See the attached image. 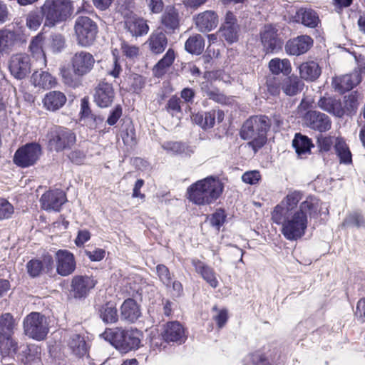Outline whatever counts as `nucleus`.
Listing matches in <instances>:
<instances>
[{
    "instance_id": "49530a36",
    "label": "nucleus",
    "mask_w": 365,
    "mask_h": 365,
    "mask_svg": "<svg viewBox=\"0 0 365 365\" xmlns=\"http://www.w3.org/2000/svg\"><path fill=\"white\" fill-rule=\"evenodd\" d=\"M267 93L272 96H277L280 94L282 86V77L268 76L266 79Z\"/></svg>"
},
{
    "instance_id": "c756f323",
    "label": "nucleus",
    "mask_w": 365,
    "mask_h": 365,
    "mask_svg": "<svg viewBox=\"0 0 365 365\" xmlns=\"http://www.w3.org/2000/svg\"><path fill=\"white\" fill-rule=\"evenodd\" d=\"M192 122L200 126L203 130H207L215 126L216 120V110L200 111L193 113Z\"/></svg>"
},
{
    "instance_id": "f704fd0d",
    "label": "nucleus",
    "mask_w": 365,
    "mask_h": 365,
    "mask_svg": "<svg viewBox=\"0 0 365 365\" xmlns=\"http://www.w3.org/2000/svg\"><path fill=\"white\" fill-rule=\"evenodd\" d=\"M162 148L168 153L185 157H190L194 153V148L180 141H165L162 144Z\"/></svg>"
},
{
    "instance_id": "338daca9",
    "label": "nucleus",
    "mask_w": 365,
    "mask_h": 365,
    "mask_svg": "<svg viewBox=\"0 0 365 365\" xmlns=\"http://www.w3.org/2000/svg\"><path fill=\"white\" fill-rule=\"evenodd\" d=\"M67 156L71 162L76 165H81L86 158L85 153L78 149L72 150Z\"/></svg>"
},
{
    "instance_id": "79ce46f5",
    "label": "nucleus",
    "mask_w": 365,
    "mask_h": 365,
    "mask_svg": "<svg viewBox=\"0 0 365 365\" xmlns=\"http://www.w3.org/2000/svg\"><path fill=\"white\" fill-rule=\"evenodd\" d=\"M31 81L36 87L38 86L44 89H49L57 83L56 78L45 71H42L41 73L37 71L34 72Z\"/></svg>"
},
{
    "instance_id": "f3484780",
    "label": "nucleus",
    "mask_w": 365,
    "mask_h": 365,
    "mask_svg": "<svg viewBox=\"0 0 365 365\" xmlns=\"http://www.w3.org/2000/svg\"><path fill=\"white\" fill-rule=\"evenodd\" d=\"M303 120L308 128L319 133L327 132L331 126L329 117L315 110H307L304 115Z\"/></svg>"
},
{
    "instance_id": "c9c22d12",
    "label": "nucleus",
    "mask_w": 365,
    "mask_h": 365,
    "mask_svg": "<svg viewBox=\"0 0 365 365\" xmlns=\"http://www.w3.org/2000/svg\"><path fill=\"white\" fill-rule=\"evenodd\" d=\"M359 96L357 91H351L349 94L344 96L342 102L344 117L346 115L351 118L356 114L359 106Z\"/></svg>"
},
{
    "instance_id": "de8ad7c7",
    "label": "nucleus",
    "mask_w": 365,
    "mask_h": 365,
    "mask_svg": "<svg viewBox=\"0 0 365 365\" xmlns=\"http://www.w3.org/2000/svg\"><path fill=\"white\" fill-rule=\"evenodd\" d=\"M41 260L38 258H32L29 260L26 264V271L28 275L32 278L35 279L38 277L43 271V267L41 264Z\"/></svg>"
},
{
    "instance_id": "ea45409f",
    "label": "nucleus",
    "mask_w": 365,
    "mask_h": 365,
    "mask_svg": "<svg viewBox=\"0 0 365 365\" xmlns=\"http://www.w3.org/2000/svg\"><path fill=\"white\" fill-rule=\"evenodd\" d=\"M72 354L78 358H82L85 355L88 356V347L84 338L80 334H74L68 344Z\"/></svg>"
},
{
    "instance_id": "f03ea898",
    "label": "nucleus",
    "mask_w": 365,
    "mask_h": 365,
    "mask_svg": "<svg viewBox=\"0 0 365 365\" xmlns=\"http://www.w3.org/2000/svg\"><path fill=\"white\" fill-rule=\"evenodd\" d=\"M224 183L217 176L209 175L197 180L187 188V198L198 206L215 203L222 195Z\"/></svg>"
},
{
    "instance_id": "393cba45",
    "label": "nucleus",
    "mask_w": 365,
    "mask_h": 365,
    "mask_svg": "<svg viewBox=\"0 0 365 365\" xmlns=\"http://www.w3.org/2000/svg\"><path fill=\"white\" fill-rule=\"evenodd\" d=\"M318 107L324 111L338 118H344V112L342 110V101L334 96H323L317 101Z\"/></svg>"
},
{
    "instance_id": "cd10ccee",
    "label": "nucleus",
    "mask_w": 365,
    "mask_h": 365,
    "mask_svg": "<svg viewBox=\"0 0 365 365\" xmlns=\"http://www.w3.org/2000/svg\"><path fill=\"white\" fill-rule=\"evenodd\" d=\"M66 95L58 91H53L47 93L43 98V107L49 111H56L61 108L66 103Z\"/></svg>"
},
{
    "instance_id": "4be33fe9",
    "label": "nucleus",
    "mask_w": 365,
    "mask_h": 365,
    "mask_svg": "<svg viewBox=\"0 0 365 365\" xmlns=\"http://www.w3.org/2000/svg\"><path fill=\"white\" fill-rule=\"evenodd\" d=\"M115 92L111 83L101 81L95 88L94 102L102 108H108L113 103Z\"/></svg>"
},
{
    "instance_id": "dca6fc26",
    "label": "nucleus",
    "mask_w": 365,
    "mask_h": 365,
    "mask_svg": "<svg viewBox=\"0 0 365 365\" xmlns=\"http://www.w3.org/2000/svg\"><path fill=\"white\" fill-rule=\"evenodd\" d=\"M31 58L29 55L17 53L11 58L9 69L16 79H24L31 73Z\"/></svg>"
},
{
    "instance_id": "864d4df0",
    "label": "nucleus",
    "mask_w": 365,
    "mask_h": 365,
    "mask_svg": "<svg viewBox=\"0 0 365 365\" xmlns=\"http://www.w3.org/2000/svg\"><path fill=\"white\" fill-rule=\"evenodd\" d=\"M342 225L348 227H356L358 228L361 227H365V219L361 214L354 212L353 214H350L348 217H346Z\"/></svg>"
},
{
    "instance_id": "e433bc0d",
    "label": "nucleus",
    "mask_w": 365,
    "mask_h": 365,
    "mask_svg": "<svg viewBox=\"0 0 365 365\" xmlns=\"http://www.w3.org/2000/svg\"><path fill=\"white\" fill-rule=\"evenodd\" d=\"M100 318L105 324H113L120 319L115 304L112 302H108L100 306L98 309Z\"/></svg>"
},
{
    "instance_id": "b1692460",
    "label": "nucleus",
    "mask_w": 365,
    "mask_h": 365,
    "mask_svg": "<svg viewBox=\"0 0 365 365\" xmlns=\"http://www.w3.org/2000/svg\"><path fill=\"white\" fill-rule=\"evenodd\" d=\"M361 78L359 73L346 74L340 77H334L331 85L340 94L350 91L360 83Z\"/></svg>"
},
{
    "instance_id": "6e6d98bb",
    "label": "nucleus",
    "mask_w": 365,
    "mask_h": 365,
    "mask_svg": "<svg viewBox=\"0 0 365 365\" xmlns=\"http://www.w3.org/2000/svg\"><path fill=\"white\" fill-rule=\"evenodd\" d=\"M121 135L123 143L126 145H134L136 143L135 130L132 122H130L126 128L122 130Z\"/></svg>"
},
{
    "instance_id": "69168bd1",
    "label": "nucleus",
    "mask_w": 365,
    "mask_h": 365,
    "mask_svg": "<svg viewBox=\"0 0 365 365\" xmlns=\"http://www.w3.org/2000/svg\"><path fill=\"white\" fill-rule=\"evenodd\" d=\"M41 264L46 274L52 273L54 268V260L51 255L46 253L42 255Z\"/></svg>"
},
{
    "instance_id": "1a4fd4ad",
    "label": "nucleus",
    "mask_w": 365,
    "mask_h": 365,
    "mask_svg": "<svg viewBox=\"0 0 365 365\" xmlns=\"http://www.w3.org/2000/svg\"><path fill=\"white\" fill-rule=\"evenodd\" d=\"M74 30L78 43L83 47H88L94 43L98 28L90 17L80 16L76 19Z\"/></svg>"
},
{
    "instance_id": "3c124183",
    "label": "nucleus",
    "mask_w": 365,
    "mask_h": 365,
    "mask_svg": "<svg viewBox=\"0 0 365 365\" xmlns=\"http://www.w3.org/2000/svg\"><path fill=\"white\" fill-rule=\"evenodd\" d=\"M156 273L163 285L166 287H170L172 275L169 268L163 264H158L156 266Z\"/></svg>"
},
{
    "instance_id": "6e6552de",
    "label": "nucleus",
    "mask_w": 365,
    "mask_h": 365,
    "mask_svg": "<svg viewBox=\"0 0 365 365\" xmlns=\"http://www.w3.org/2000/svg\"><path fill=\"white\" fill-rule=\"evenodd\" d=\"M46 317L41 312L29 313L23 322L24 334L36 341L44 340L48 333V327L46 325Z\"/></svg>"
},
{
    "instance_id": "603ef678",
    "label": "nucleus",
    "mask_w": 365,
    "mask_h": 365,
    "mask_svg": "<svg viewBox=\"0 0 365 365\" xmlns=\"http://www.w3.org/2000/svg\"><path fill=\"white\" fill-rule=\"evenodd\" d=\"M43 19H44L42 14L36 11H31L26 16V26L29 29L36 31L41 26Z\"/></svg>"
},
{
    "instance_id": "f257e3e1",
    "label": "nucleus",
    "mask_w": 365,
    "mask_h": 365,
    "mask_svg": "<svg viewBox=\"0 0 365 365\" xmlns=\"http://www.w3.org/2000/svg\"><path fill=\"white\" fill-rule=\"evenodd\" d=\"M300 190L289 192L271 212L272 221L282 225L281 232L289 241H297L304 236L308 227V217L317 219L320 215L319 199L312 195L297 205L302 199Z\"/></svg>"
},
{
    "instance_id": "c85d7f7f",
    "label": "nucleus",
    "mask_w": 365,
    "mask_h": 365,
    "mask_svg": "<svg viewBox=\"0 0 365 365\" xmlns=\"http://www.w3.org/2000/svg\"><path fill=\"white\" fill-rule=\"evenodd\" d=\"M192 265L196 272L200 274L202 278L206 281L211 287L215 289L218 287L219 282L212 268L199 259H193Z\"/></svg>"
},
{
    "instance_id": "ddd939ff",
    "label": "nucleus",
    "mask_w": 365,
    "mask_h": 365,
    "mask_svg": "<svg viewBox=\"0 0 365 365\" xmlns=\"http://www.w3.org/2000/svg\"><path fill=\"white\" fill-rule=\"evenodd\" d=\"M161 339L167 344L175 343L182 345L187 339L186 329L178 321H170L163 325Z\"/></svg>"
},
{
    "instance_id": "a19ab883",
    "label": "nucleus",
    "mask_w": 365,
    "mask_h": 365,
    "mask_svg": "<svg viewBox=\"0 0 365 365\" xmlns=\"http://www.w3.org/2000/svg\"><path fill=\"white\" fill-rule=\"evenodd\" d=\"M150 50L155 54L162 53L167 47L168 38L163 32L153 33L149 39Z\"/></svg>"
},
{
    "instance_id": "5fc2aeb1",
    "label": "nucleus",
    "mask_w": 365,
    "mask_h": 365,
    "mask_svg": "<svg viewBox=\"0 0 365 365\" xmlns=\"http://www.w3.org/2000/svg\"><path fill=\"white\" fill-rule=\"evenodd\" d=\"M14 207L8 200L0 197V220H7L12 217Z\"/></svg>"
},
{
    "instance_id": "680f3d73",
    "label": "nucleus",
    "mask_w": 365,
    "mask_h": 365,
    "mask_svg": "<svg viewBox=\"0 0 365 365\" xmlns=\"http://www.w3.org/2000/svg\"><path fill=\"white\" fill-rule=\"evenodd\" d=\"M43 41V36L42 34H38L34 36L29 44V50L31 53L42 52V44Z\"/></svg>"
},
{
    "instance_id": "0e129e2a",
    "label": "nucleus",
    "mask_w": 365,
    "mask_h": 365,
    "mask_svg": "<svg viewBox=\"0 0 365 365\" xmlns=\"http://www.w3.org/2000/svg\"><path fill=\"white\" fill-rule=\"evenodd\" d=\"M145 84V78L139 74H134L133 76V82L131 83V88L133 93H140L142 89L144 88Z\"/></svg>"
},
{
    "instance_id": "774afa93",
    "label": "nucleus",
    "mask_w": 365,
    "mask_h": 365,
    "mask_svg": "<svg viewBox=\"0 0 365 365\" xmlns=\"http://www.w3.org/2000/svg\"><path fill=\"white\" fill-rule=\"evenodd\" d=\"M354 315L361 323L365 322V297L358 301Z\"/></svg>"
},
{
    "instance_id": "bb28decb",
    "label": "nucleus",
    "mask_w": 365,
    "mask_h": 365,
    "mask_svg": "<svg viewBox=\"0 0 365 365\" xmlns=\"http://www.w3.org/2000/svg\"><path fill=\"white\" fill-rule=\"evenodd\" d=\"M294 21L302 24L306 27L314 29L318 26L320 20L317 13L312 9L301 7L293 16Z\"/></svg>"
},
{
    "instance_id": "2eb2a0df",
    "label": "nucleus",
    "mask_w": 365,
    "mask_h": 365,
    "mask_svg": "<svg viewBox=\"0 0 365 365\" xmlns=\"http://www.w3.org/2000/svg\"><path fill=\"white\" fill-rule=\"evenodd\" d=\"M240 31L236 16L232 11H227L220 28L221 36L228 44L232 45L239 41Z\"/></svg>"
},
{
    "instance_id": "4d7b16f0",
    "label": "nucleus",
    "mask_w": 365,
    "mask_h": 365,
    "mask_svg": "<svg viewBox=\"0 0 365 365\" xmlns=\"http://www.w3.org/2000/svg\"><path fill=\"white\" fill-rule=\"evenodd\" d=\"M123 114V108L121 105L116 104L109 112L106 123L110 125H115Z\"/></svg>"
},
{
    "instance_id": "2f4dec72",
    "label": "nucleus",
    "mask_w": 365,
    "mask_h": 365,
    "mask_svg": "<svg viewBox=\"0 0 365 365\" xmlns=\"http://www.w3.org/2000/svg\"><path fill=\"white\" fill-rule=\"evenodd\" d=\"M304 86L303 81L297 76L282 77V90L287 96L297 95L303 90Z\"/></svg>"
},
{
    "instance_id": "5701e85b",
    "label": "nucleus",
    "mask_w": 365,
    "mask_h": 365,
    "mask_svg": "<svg viewBox=\"0 0 365 365\" xmlns=\"http://www.w3.org/2000/svg\"><path fill=\"white\" fill-rule=\"evenodd\" d=\"M124 28L133 36H143L149 30V26L144 19L138 17L132 11L124 16Z\"/></svg>"
},
{
    "instance_id": "a878e982",
    "label": "nucleus",
    "mask_w": 365,
    "mask_h": 365,
    "mask_svg": "<svg viewBox=\"0 0 365 365\" xmlns=\"http://www.w3.org/2000/svg\"><path fill=\"white\" fill-rule=\"evenodd\" d=\"M218 24V15L212 10L202 12L195 18V25L200 32L211 31L217 26Z\"/></svg>"
},
{
    "instance_id": "13d9d810",
    "label": "nucleus",
    "mask_w": 365,
    "mask_h": 365,
    "mask_svg": "<svg viewBox=\"0 0 365 365\" xmlns=\"http://www.w3.org/2000/svg\"><path fill=\"white\" fill-rule=\"evenodd\" d=\"M261 180V175L259 171L257 170H250L244 173L242 175V182L253 185Z\"/></svg>"
},
{
    "instance_id": "9d476101",
    "label": "nucleus",
    "mask_w": 365,
    "mask_h": 365,
    "mask_svg": "<svg viewBox=\"0 0 365 365\" xmlns=\"http://www.w3.org/2000/svg\"><path fill=\"white\" fill-rule=\"evenodd\" d=\"M41 154L42 148L38 143H26L16 150L13 156V162L19 168H27L34 165Z\"/></svg>"
},
{
    "instance_id": "aec40b11",
    "label": "nucleus",
    "mask_w": 365,
    "mask_h": 365,
    "mask_svg": "<svg viewBox=\"0 0 365 365\" xmlns=\"http://www.w3.org/2000/svg\"><path fill=\"white\" fill-rule=\"evenodd\" d=\"M314 40L308 35H300L289 39L285 45L284 50L289 56H300L306 53L313 46Z\"/></svg>"
},
{
    "instance_id": "4468645a",
    "label": "nucleus",
    "mask_w": 365,
    "mask_h": 365,
    "mask_svg": "<svg viewBox=\"0 0 365 365\" xmlns=\"http://www.w3.org/2000/svg\"><path fill=\"white\" fill-rule=\"evenodd\" d=\"M39 202L46 211L60 212L67 202L66 193L61 189L49 190L41 195Z\"/></svg>"
},
{
    "instance_id": "20e7f679",
    "label": "nucleus",
    "mask_w": 365,
    "mask_h": 365,
    "mask_svg": "<svg viewBox=\"0 0 365 365\" xmlns=\"http://www.w3.org/2000/svg\"><path fill=\"white\" fill-rule=\"evenodd\" d=\"M102 337L121 354L138 350L141 346L143 333L137 328L125 329L121 327L106 329Z\"/></svg>"
},
{
    "instance_id": "bf43d9fd",
    "label": "nucleus",
    "mask_w": 365,
    "mask_h": 365,
    "mask_svg": "<svg viewBox=\"0 0 365 365\" xmlns=\"http://www.w3.org/2000/svg\"><path fill=\"white\" fill-rule=\"evenodd\" d=\"M181 101L180 98L174 95L172 96L170 99L168 100L165 108L168 113L170 112H177L180 113L182 111L181 106H180Z\"/></svg>"
},
{
    "instance_id": "7ed1b4c3",
    "label": "nucleus",
    "mask_w": 365,
    "mask_h": 365,
    "mask_svg": "<svg viewBox=\"0 0 365 365\" xmlns=\"http://www.w3.org/2000/svg\"><path fill=\"white\" fill-rule=\"evenodd\" d=\"M271 127L270 119L266 115H253L247 119L240 130V137L250 140L247 145L255 153L267 142V133Z\"/></svg>"
},
{
    "instance_id": "052dcab7",
    "label": "nucleus",
    "mask_w": 365,
    "mask_h": 365,
    "mask_svg": "<svg viewBox=\"0 0 365 365\" xmlns=\"http://www.w3.org/2000/svg\"><path fill=\"white\" fill-rule=\"evenodd\" d=\"M317 144L319 152H328L331 150L333 142L330 137L320 135L317 138Z\"/></svg>"
},
{
    "instance_id": "7c9ffc66",
    "label": "nucleus",
    "mask_w": 365,
    "mask_h": 365,
    "mask_svg": "<svg viewBox=\"0 0 365 365\" xmlns=\"http://www.w3.org/2000/svg\"><path fill=\"white\" fill-rule=\"evenodd\" d=\"M300 78L307 81H316L322 73V68L319 64L313 61L304 62L298 67Z\"/></svg>"
},
{
    "instance_id": "8fccbe9b",
    "label": "nucleus",
    "mask_w": 365,
    "mask_h": 365,
    "mask_svg": "<svg viewBox=\"0 0 365 365\" xmlns=\"http://www.w3.org/2000/svg\"><path fill=\"white\" fill-rule=\"evenodd\" d=\"M248 357L252 365H272L269 356L262 350L250 353Z\"/></svg>"
},
{
    "instance_id": "9b49d317",
    "label": "nucleus",
    "mask_w": 365,
    "mask_h": 365,
    "mask_svg": "<svg viewBox=\"0 0 365 365\" xmlns=\"http://www.w3.org/2000/svg\"><path fill=\"white\" fill-rule=\"evenodd\" d=\"M259 37L262 50L266 54H277L282 51L284 40L272 24L264 25L259 32Z\"/></svg>"
},
{
    "instance_id": "f8f14e48",
    "label": "nucleus",
    "mask_w": 365,
    "mask_h": 365,
    "mask_svg": "<svg viewBox=\"0 0 365 365\" xmlns=\"http://www.w3.org/2000/svg\"><path fill=\"white\" fill-rule=\"evenodd\" d=\"M96 284L97 281L91 276L75 275L71 281L68 296L76 300H84L88 297L90 292L96 287Z\"/></svg>"
},
{
    "instance_id": "0eeeda50",
    "label": "nucleus",
    "mask_w": 365,
    "mask_h": 365,
    "mask_svg": "<svg viewBox=\"0 0 365 365\" xmlns=\"http://www.w3.org/2000/svg\"><path fill=\"white\" fill-rule=\"evenodd\" d=\"M47 136L48 150L56 153L71 149L76 142L75 132L63 126H55L51 128Z\"/></svg>"
},
{
    "instance_id": "58836bf2",
    "label": "nucleus",
    "mask_w": 365,
    "mask_h": 365,
    "mask_svg": "<svg viewBox=\"0 0 365 365\" xmlns=\"http://www.w3.org/2000/svg\"><path fill=\"white\" fill-rule=\"evenodd\" d=\"M334 150L339 158L340 164L349 165L352 163V154L343 138H336Z\"/></svg>"
},
{
    "instance_id": "e2e57ef3",
    "label": "nucleus",
    "mask_w": 365,
    "mask_h": 365,
    "mask_svg": "<svg viewBox=\"0 0 365 365\" xmlns=\"http://www.w3.org/2000/svg\"><path fill=\"white\" fill-rule=\"evenodd\" d=\"M91 237V232L88 230H79L77 236L74 240L75 245L78 247L83 246V245L90 240Z\"/></svg>"
},
{
    "instance_id": "a211bd4d",
    "label": "nucleus",
    "mask_w": 365,
    "mask_h": 365,
    "mask_svg": "<svg viewBox=\"0 0 365 365\" xmlns=\"http://www.w3.org/2000/svg\"><path fill=\"white\" fill-rule=\"evenodd\" d=\"M56 272L66 277L74 272L76 262L74 255L68 250L60 249L56 252Z\"/></svg>"
},
{
    "instance_id": "72a5a7b5",
    "label": "nucleus",
    "mask_w": 365,
    "mask_h": 365,
    "mask_svg": "<svg viewBox=\"0 0 365 365\" xmlns=\"http://www.w3.org/2000/svg\"><path fill=\"white\" fill-rule=\"evenodd\" d=\"M21 34L8 29L0 30V53L8 52L14 45L20 42Z\"/></svg>"
},
{
    "instance_id": "423d86ee",
    "label": "nucleus",
    "mask_w": 365,
    "mask_h": 365,
    "mask_svg": "<svg viewBox=\"0 0 365 365\" xmlns=\"http://www.w3.org/2000/svg\"><path fill=\"white\" fill-rule=\"evenodd\" d=\"M16 326L11 313L0 315V351L4 356H14L18 351V343L13 337Z\"/></svg>"
},
{
    "instance_id": "412c9836",
    "label": "nucleus",
    "mask_w": 365,
    "mask_h": 365,
    "mask_svg": "<svg viewBox=\"0 0 365 365\" xmlns=\"http://www.w3.org/2000/svg\"><path fill=\"white\" fill-rule=\"evenodd\" d=\"M142 317L141 307L131 297L125 299L120 307V320L125 324H135Z\"/></svg>"
},
{
    "instance_id": "473e14b6",
    "label": "nucleus",
    "mask_w": 365,
    "mask_h": 365,
    "mask_svg": "<svg viewBox=\"0 0 365 365\" xmlns=\"http://www.w3.org/2000/svg\"><path fill=\"white\" fill-rule=\"evenodd\" d=\"M292 147L294 148L298 157L302 158L303 155L310 154L314 144L310 138L301 133H297L292 140Z\"/></svg>"
},
{
    "instance_id": "4c0bfd02",
    "label": "nucleus",
    "mask_w": 365,
    "mask_h": 365,
    "mask_svg": "<svg viewBox=\"0 0 365 365\" xmlns=\"http://www.w3.org/2000/svg\"><path fill=\"white\" fill-rule=\"evenodd\" d=\"M175 58V53L173 48H170L163 56L154 66L153 72L157 77H161L165 74L167 69L170 68Z\"/></svg>"
},
{
    "instance_id": "09e8293b",
    "label": "nucleus",
    "mask_w": 365,
    "mask_h": 365,
    "mask_svg": "<svg viewBox=\"0 0 365 365\" xmlns=\"http://www.w3.org/2000/svg\"><path fill=\"white\" fill-rule=\"evenodd\" d=\"M48 41L51 49L54 53L62 52L66 46L65 38L61 34H51L48 38Z\"/></svg>"
},
{
    "instance_id": "6ab92c4d",
    "label": "nucleus",
    "mask_w": 365,
    "mask_h": 365,
    "mask_svg": "<svg viewBox=\"0 0 365 365\" xmlns=\"http://www.w3.org/2000/svg\"><path fill=\"white\" fill-rule=\"evenodd\" d=\"M95 63L93 56L84 51L76 52L71 58L72 69L75 75L83 76L88 73Z\"/></svg>"
},
{
    "instance_id": "c03bdc74",
    "label": "nucleus",
    "mask_w": 365,
    "mask_h": 365,
    "mask_svg": "<svg viewBox=\"0 0 365 365\" xmlns=\"http://www.w3.org/2000/svg\"><path fill=\"white\" fill-rule=\"evenodd\" d=\"M227 215L225 210L222 207H219L217 208L213 213L207 215L206 220L209 221L211 227L220 231L221 227L227 222Z\"/></svg>"
},
{
    "instance_id": "a18cd8bd",
    "label": "nucleus",
    "mask_w": 365,
    "mask_h": 365,
    "mask_svg": "<svg viewBox=\"0 0 365 365\" xmlns=\"http://www.w3.org/2000/svg\"><path fill=\"white\" fill-rule=\"evenodd\" d=\"M161 23L167 29L175 30L179 27L180 20L178 11L173 7L166 11L161 17Z\"/></svg>"
},
{
    "instance_id": "37998d69",
    "label": "nucleus",
    "mask_w": 365,
    "mask_h": 365,
    "mask_svg": "<svg viewBox=\"0 0 365 365\" xmlns=\"http://www.w3.org/2000/svg\"><path fill=\"white\" fill-rule=\"evenodd\" d=\"M204 47L205 39L200 34L190 36L185 43V49L190 54H201L204 50Z\"/></svg>"
},
{
    "instance_id": "39448f33",
    "label": "nucleus",
    "mask_w": 365,
    "mask_h": 365,
    "mask_svg": "<svg viewBox=\"0 0 365 365\" xmlns=\"http://www.w3.org/2000/svg\"><path fill=\"white\" fill-rule=\"evenodd\" d=\"M40 9L44 18L43 26L51 28L66 21L74 7L71 0H46Z\"/></svg>"
}]
</instances>
